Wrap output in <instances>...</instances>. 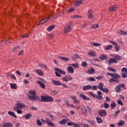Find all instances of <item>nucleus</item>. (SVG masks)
Segmentation results:
<instances>
[{"mask_svg":"<svg viewBox=\"0 0 127 127\" xmlns=\"http://www.w3.org/2000/svg\"><path fill=\"white\" fill-rule=\"evenodd\" d=\"M107 75L111 76V77H112L111 79H109V82L110 83H113V82L119 83V79H120L121 77L118 73H111L110 72H107Z\"/></svg>","mask_w":127,"mask_h":127,"instance_id":"1","label":"nucleus"},{"mask_svg":"<svg viewBox=\"0 0 127 127\" xmlns=\"http://www.w3.org/2000/svg\"><path fill=\"white\" fill-rule=\"evenodd\" d=\"M30 95L28 96L29 100L35 101L37 99L36 97V91L33 90L29 91Z\"/></svg>","mask_w":127,"mask_h":127,"instance_id":"2","label":"nucleus"},{"mask_svg":"<svg viewBox=\"0 0 127 127\" xmlns=\"http://www.w3.org/2000/svg\"><path fill=\"white\" fill-rule=\"evenodd\" d=\"M41 100L42 102H45L46 103L53 102V99L51 96H41Z\"/></svg>","mask_w":127,"mask_h":127,"instance_id":"3","label":"nucleus"},{"mask_svg":"<svg viewBox=\"0 0 127 127\" xmlns=\"http://www.w3.org/2000/svg\"><path fill=\"white\" fill-rule=\"evenodd\" d=\"M41 121L44 125V124H47L48 126H49V127H55V124L50 121L48 118L46 119L45 120H44V119H41Z\"/></svg>","mask_w":127,"mask_h":127,"instance_id":"4","label":"nucleus"},{"mask_svg":"<svg viewBox=\"0 0 127 127\" xmlns=\"http://www.w3.org/2000/svg\"><path fill=\"white\" fill-rule=\"evenodd\" d=\"M71 26H72L71 23H68L66 25H65L64 29V33H69V32H71Z\"/></svg>","mask_w":127,"mask_h":127,"instance_id":"5","label":"nucleus"},{"mask_svg":"<svg viewBox=\"0 0 127 127\" xmlns=\"http://www.w3.org/2000/svg\"><path fill=\"white\" fill-rule=\"evenodd\" d=\"M25 105L22 103H18L16 104V106L14 107V111H17V110H21L25 108Z\"/></svg>","mask_w":127,"mask_h":127,"instance_id":"6","label":"nucleus"},{"mask_svg":"<svg viewBox=\"0 0 127 127\" xmlns=\"http://www.w3.org/2000/svg\"><path fill=\"white\" fill-rule=\"evenodd\" d=\"M94 13V11H93V10L89 9L88 10V12L87 14V16L89 19H91V18H95V16L93 14Z\"/></svg>","mask_w":127,"mask_h":127,"instance_id":"7","label":"nucleus"},{"mask_svg":"<svg viewBox=\"0 0 127 127\" xmlns=\"http://www.w3.org/2000/svg\"><path fill=\"white\" fill-rule=\"evenodd\" d=\"M122 77L123 78H127V68L126 67H123L122 70Z\"/></svg>","mask_w":127,"mask_h":127,"instance_id":"8","label":"nucleus"},{"mask_svg":"<svg viewBox=\"0 0 127 127\" xmlns=\"http://www.w3.org/2000/svg\"><path fill=\"white\" fill-rule=\"evenodd\" d=\"M98 114L100 117H105L107 116V112L105 110H99Z\"/></svg>","mask_w":127,"mask_h":127,"instance_id":"9","label":"nucleus"},{"mask_svg":"<svg viewBox=\"0 0 127 127\" xmlns=\"http://www.w3.org/2000/svg\"><path fill=\"white\" fill-rule=\"evenodd\" d=\"M54 70H55V71H56L57 72H59V73L63 74V75H66V72H65V71L63 70L62 69H60V68L55 67L54 68Z\"/></svg>","mask_w":127,"mask_h":127,"instance_id":"10","label":"nucleus"},{"mask_svg":"<svg viewBox=\"0 0 127 127\" xmlns=\"http://www.w3.org/2000/svg\"><path fill=\"white\" fill-rule=\"evenodd\" d=\"M118 8V6L117 5L111 6L109 7V10L110 12L115 11V10H117V9Z\"/></svg>","mask_w":127,"mask_h":127,"instance_id":"11","label":"nucleus"},{"mask_svg":"<svg viewBox=\"0 0 127 127\" xmlns=\"http://www.w3.org/2000/svg\"><path fill=\"white\" fill-rule=\"evenodd\" d=\"M79 96L83 100H84V101H90V98L83 94H80Z\"/></svg>","mask_w":127,"mask_h":127,"instance_id":"12","label":"nucleus"},{"mask_svg":"<svg viewBox=\"0 0 127 127\" xmlns=\"http://www.w3.org/2000/svg\"><path fill=\"white\" fill-rule=\"evenodd\" d=\"M69 121V119H64L63 120L60 121L59 122V124H60L61 125H65V124H67L68 123V121Z\"/></svg>","mask_w":127,"mask_h":127,"instance_id":"13","label":"nucleus"},{"mask_svg":"<svg viewBox=\"0 0 127 127\" xmlns=\"http://www.w3.org/2000/svg\"><path fill=\"white\" fill-rule=\"evenodd\" d=\"M108 62H109V64H113V63H118V61L115 59L111 58L109 60Z\"/></svg>","mask_w":127,"mask_h":127,"instance_id":"14","label":"nucleus"},{"mask_svg":"<svg viewBox=\"0 0 127 127\" xmlns=\"http://www.w3.org/2000/svg\"><path fill=\"white\" fill-rule=\"evenodd\" d=\"M35 72H36L39 76H42L43 75V71L41 69H37L35 70Z\"/></svg>","mask_w":127,"mask_h":127,"instance_id":"15","label":"nucleus"},{"mask_svg":"<svg viewBox=\"0 0 127 127\" xmlns=\"http://www.w3.org/2000/svg\"><path fill=\"white\" fill-rule=\"evenodd\" d=\"M67 70L69 72V73H70L71 74L74 73V68H72V66H69L67 67Z\"/></svg>","mask_w":127,"mask_h":127,"instance_id":"16","label":"nucleus"},{"mask_svg":"<svg viewBox=\"0 0 127 127\" xmlns=\"http://www.w3.org/2000/svg\"><path fill=\"white\" fill-rule=\"evenodd\" d=\"M49 19V17H46L44 19H43L41 21L39 22V24H43V23H45L47 20Z\"/></svg>","mask_w":127,"mask_h":127,"instance_id":"17","label":"nucleus"},{"mask_svg":"<svg viewBox=\"0 0 127 127\" xmlns=\"http://www.w3.org/2000/svg\"><path fill=\"white\" fill-rule=\"evenodd\" d=\"M12 124L11 123H6L3 124L2 127H12Z\"/></svg>","mask_w":127,"mask_h":127,"instance_id":"18","label":"nucleus"},{"mask_svg":"<svg viewBox=\"0 0 127 127\" xmlns=\"http://www.w3.org/2000/svg\"><path fill=\"white\" fill-rule=\"evenodd\" d=\"M37 83H38V84L40 85V87H41L42 89H45V84L44 83H42L40 81H38Z\"/></svg>","mask_w":127,"mask_h":127,"instance_id":"19","label":"nucleus"},{"mask_svg":"<svg viewBox=\"0 0 127 127\" xmlns=\"http://www.w3.org/2000/svg\"><path fill=\"white\" fill-rule=\"evenodd\" d=\"M92 89V87L91 85H86L84 86L83 87V91H86V90H90Z\"/></svg>","mask_w":127,"mask_h":127,"instance_id":"20","label":"nucleus"},{"mask_svg":"<svg viewBox=\"0 0 127 127\" xmlns=\"http://www.w3.org/2000/svg\"><path fill=\"white\" fill-rule=\"evenodd\" d=\"M8 114L11 117H13V118H15V119H17V117H16V115H15V114H14V112L9 111L8 112Z\"/></svg>","mask_w":127,"mask_h":127,"instance_id":"21","label":"nucleus"},{"mask_svg":"<svg viewBox=\"0 0 127 127\" xmlns=\"http://www.w3.org/2000/svg\"><path fill=\"white\" fill-rule=\"evenodd\" d=\"M52 83L54 84V85H55L56 86H60L61 85V83L57 81V80H52Z\"/></svg>","mask_w":127,"mask_h":127,"instance_id":"22","label":"nucleus"},{"mask_svg":"<svg viewBox=\"0 0 127 127\" xmlns=\"http://www.w3.org/2000/svg\"><path fill=\"white\" fill-rule=\"evenodd\" d=\"M70 98L74 100V104L79 103V101L77 100V97H76V96H71Z\"/></svg>","mask_w":127,"mask_h":127,"instance_id":"23","label":"nucleus"},{"mask_svg":"<svg viewBox=\"0 0 127 127\" xmlns=\"http://www.w3.org/2000/svg\"><path fill=\"white\" fill-rule=\"evenodd\" d=\"M99 59H100V60H104V59L105 60H107V59H108V57H107L105 55H102L100 57H99Z\"/></svg>","mask_w":127,"mask_h":127,"instance_id":"24","label":"nucleus"},{"mask_svg":"<svg viewBox=\"0 0 127 127\" xmlns=\"http://www.w3.org/2000/svg\"><path fill=\"white\" fill-rule=\"evenodd\" d=\"M99 27V24H93L91 25V29H96V28H98Z\"/></svg>","mask_w":127,"mask_h":127,"instance_id":"25","label":"nucleus"},{"mask_svg":"<svg viewBox=\"0 0 127 127\" xmlns=\"http://www.w3.org/2000/svg\"><path fill=\"white\" fill-rule=\"evenodd\" d=\"M96 120L98 124H102L103 123V120L99 117H96Z\"/></svg>","mask_w":127,"mask_h":127,"instance_id":"26","label":"nucleus"},{"mask_svg":"<svg viewBox=\"0 0 127 127\" xmlns=\"http://www.w3.org/2000/svg\"><path fill=\"white\" fill-rule=\"evenodd\" d=\"M10 85L12 89H16L17 88L15 83H10Z\"/></svg>","mask_w":127,"mask_h":127,"instance_id":"27","label":"nucleus"},{"mask_svg":"<svg viewBox=\"0 0 127 127\" xmlns=\"http://www.w3.org/2000/svg\"><path fill=\"white\" fill-rule=\"evenodd\" d=\"M55 27V25H52L47 28L48 31H51Z\"/></svg>","mask_w":127,"mask_h":127,"instance_id":"28","label":"nucleus"},{"mask_svg":"<svg viewBox=\"0 0 127 127\" xmlns=\"http://www.w3.org/2000/svg\"><path fill=\"white\" fill-rule=\"evenodd\" d=\"M71 66H72L74 68H79V64L78 63L76 64H70Z\"/></svg>","mask_w":127,"mask_h":127,"instance_id":"29","label":"nucleus"},{"mask_svg":"<svg viewBox=\"0 0 127 127\" xmlns=\"http://www.w3.org/2000/svg\"><path fill=\"white\" fill-rule=\"evenodd\" d=\"M60 59H61V60H63V61H64L65 62H67V61L69 60V59L63 57H60Z\"/></svg>","mask_w":127,"mask_h":127,"instance_id":"30","label":"nucleus"},{"mask_svg":"<svg viewBox=\"0 0 127 127\" xmlns=\"http://www.w3.org/2000/svg\"><path fill=\"white\" fill-rule=\"evenodd\" d=\"M98 89H100L102 91L104 89V84L102 83H99V86H98Z\"/></svg>","mask_w":127,"mask_h":127,"instance_id":"31","label":"nucleus"},{"mask_svg":"<svg viewBox=\"0 0 127 127\" xmlns=\"http://www.w3.org/2000/svg\"><path fill=\"white\" fill-rule=\"evenodd\" d=\"M115 91L117 93H120V92H121V88H120V86H116L115 88Z\"/></svg>","mask_w":127,"mask_h":127,"instance_id":"32","label":"nucleus"},{"mask_svg":"<svg viewBox=\"0 0 127 127\" xmlns=\"http://www.w3.org/2000/svg\"><path fill=\"white\" fill-rule=\"evenodd\" d=\"M95 72V69L94 68H91L88 70V73L89 74H93Z\"/></svg>","mask_w":127,"mask_h":127,"instance_id":"33","label":"nucleus"},{"mask_svg":"<svg viewBox=\"0 0 127 127\" xmlns=\"http://www.w3.org/2000/svg\"><path fill=\"white\" fill-rule=\"evenodd\" d=\"M88 54L90 56H95L96 55V54H95V53H94L93 51H90V52H89Z\"/></svg>","mask_w":127,"mask_h":127,"instance_id":"34","label":"nucleus"},{"mask_svg":"<svg viewBox=\"0 0 127 127\" xmlns=\"http://www.w3.org/2000/svg\"><path fill=\"white\" fill-rule=\"evenodd\" d=\"M81 66L82 67H86V66H88V64L86 62H82Z\"/></svg>","mask_w":127,"mask_h":127,"instance_id":"35","label":"nucleus"},{"mask_svg":"<svg viewBox=\"0 0 127 127\" xmlns=\"http://www.w3.org/2000/svg\"><path fill=\"white\" fill-rule=\"evenodd\" d=\"M25 119H26V120H28V119H30L31 118V115L30 114H27L24 116Z\"/></svg>","mask_w":127,"mask_h":127,"instance_id":"36","label":"nucleus"},{"mask_svg":"<svg viewBox=\"0 0 127 127\" xmlns=\"http://www.w3.org/2000/svg\"><path fill=\"white\" fill-rule=\"evenodd\" d=\"M37 124L39 127H41V126H42V123H41V121L39 119L37 120Z\"/></svg>","mask_w":127,"mask_h":127,"instance_id":"37","label":"nucleus"},{"mask_svg":"<svg viewBox=\"0 0 127 127\" xmlns=\"http://www.w3.org/2000/svg\"><path fill=\"white\" fill-rule=\"evenodd\" d=\"M81 3H82V0H79V1H77L76 2H75V5L76 6H78V5H80V4H81Z\"/></svg>","mask_w":127,"mask_h":127,"instance_id":"38","label":"nucleus"},{"mask_svg":"<svg viewBox=\"0 0 127 127\" xmlns=\"http://www.w3.org/2000/svg\"><path fill=\"white\" fill-rule=\"evenodd\" d=\"M113 48V46L112 45H108L105 47L106 50H109V49H112Z\"/></svg>","mask_w":127,"mask_h":127,"instance_id":"39","label":"nucleus"},{"mask_svg":"<svg viewBox=\"0 0 127 127\" xmlns=\"http://www.w3.org/2000/svg\"><path fill=\"white\" fill-rule=\"evenodd\" d=\"M103 105L104 108H105V109H108V108L110 107V105H109V104L107 103H104Z\"/></svg>","mask_w":127,"mask_h":127,"instance_id":"40","label":"nucleus"},{"mask_svg":"<svg viewBox=\"0 0 127 127\" xmlns=\"http://www.w3.org/2000/svg\"><path fill=\"white\" fill-rule=\"evenodd\" d=\"M124 125H125V121H121V122L118 123V126H124Z\"/></svg>","mask_w":127,"mask_h":127,"instance_id":"41","label":"nucleus"},{"mask_svg":"<svg viewBox=\"0 0 127 127\" xmlns=\"http://www.w3.org/2000/svg\"><path fill=\"white\" fill-rule=\"evenodd\" d=\"M47 36H48V37L50 39H53L54 35L52 34H47Z\"/></svg>","mask_w":127,"mask_h":127,"instance_id":"42","label":"nucleus"},{"mask_svg":"<svg viewBox=\"0 0 127 127\" xmlns=\"http://www.w3.org/2000/svg\"><path fill=\"white\" fill-rule=\"evenodd\" d=\"M72 18H82V16H79L78 15H75L72 16Z\"/></svg>","mask_w":127,"mask_h":127,"instance_id":"43","label":"nucleus"},{"mask_svg":"<svg viewBox=\"0 0 127 127\" xmlns=\"http://www.w3.org/2000/svg\"><path fill=\"white\" fill-rule=\"evenodd\" d=\"M111 107L112 109H114L115 107H117V104L116 103L113 102V103L111 104Z\"/></svg>","mask_w":127,"mask_h":127,"instance_id":"44","label":"nucleus"},{"mask_svg":"<svg viewBox=\"0 0 127 127\" xmlns=\"http://www.w3.org/2000/svg\"><path fill=\"white\" fill-rule=\"evenodd\" d=\"M115 59H117V60H122V57L119 55H117L115 57Z\"/></svg>","mask_w":127,"mask_h":127,"instance_id":"45","label":"nucleus"},{"mask_svg":"<svg viewBox=\"0 0 127 127\" xmlns=\"http://www.w3.org/2000/svg\"><path fill=\"white\" fill-rule=\"evenodd\" d=\"M116 47H115V49L116 50V51H120V47L119 46L117 45H115Z\"/></svg>","mask_w":127,"mask_h":127,"instance_id":"46","label":"nucleus"},{"mask_svg":"<svg viewBox=\"0 0 127 127\" xmlns=\"http://www.w3.org/2000/svg\"><path fill=\"white\" fill-rule=\"evenodd\" d=\"M95 99H98L99 100H102L103 99V96L101 95H97L95 97Z\"/></svg>","mask_w":127,"mask_h":127,"instance_id":"47","label":"nucleus"},{"mask_svg":"<svg viewBox=\"0 0 127 127\" xmlns=\"http://www.w3.org/2000/svg\"><path fill=\"white\" fill-rule=\"evenodd\" d=\"M87 81H90V82H92L93 81H96V79L94 77H90L87 79Z\"/></svg>","mask_w":127,"mask_h":127,"instance_id":"48","label":"nucleus"},{"mask_svg":"<svg viewBox=\"0 0 127 127\" xmlns=\"http://www.w3.org/2000/svg\"><path fill=\"white\" fill-rule=\"evenodd\" d=\"M118 104L119 105H120L121 106H124V103H123V101L121 100H118Z\"/></svg>","mask_w":127,"mask_h":127,"instance_id":"49","label":"nucleus"},{"mask_svg":"<svg viewBox=\"0 0 127 127\" xmlns=\"http://www.w3.org/2000/svg\"><path fill=\"white\" fill-rule=\"evenodd\" d=\"M93 45H94V46H95L96 47L101 46V44H99V43H93Z\"/></svg>","mask_w":127,"mask_h":127,"instance_id":"50","label":"nucleus"},{"mask_svg":"<svg viewBox=\"0 0 127 127\" xmlns=\"http://www.w3.org/2000/svg\"><path fill=\"white\" fill-rule=\"evenodd\" d=\"M121 35H127V32H125L124 31L121 30Z\"/></svg>","mask_w":127,"mask_h":127,"instance_id":"51","label":"nucleus"},{"mask_svg":"<svg viewBox=\"0 0 127 127\" xmlns=\"http://www.w3.org/2000/svg\"><path fill=\"white\" fill-rule=\"evenodd\" d=\"M101 91H103L104 93H109V90L107 88H103Z\"/></svg>","mask_w":127,"mask_h":127,"instance_id":"52","label":"nucleus"},{"mask_svg":"<svg viewBox=\"0 0 127 127\" xmlns=\"http://www.w3.org/2000/svg\"><path fill=\"white\" fill-rule=\"evenodd\" d=\"M108 70H109V71H112V72H116V69L113 68H112V67H109V68H108Z\"/></svg>","mask_w":127,"mask_h":127,"instance_id":"53","label":"nucleus"},{"mask_svg":"<svg viewBox=\"0 0 127 127\" xmlns=\"http://www.w3.org/2000/svg\"><path fill=\"white\" fill-rule=\"evenodd\" d=\"M19 48H20V47L19 46H16L13 49V51H16V50H18V49H19Z\"/></svg>","mask_w":127,"mask_h":127,"instance_id":"54","label":"nucleus"},{"mask_svg":"<svg viewBox=\"0 0 127 127\" xmlns=\"http://www.w3.org/2000/svg\"><path fill=\"white\" fill-rule=\"evenodd\" d=\"M29 36V34H26L25 35H23L22 37H21V38H25L26 37H28V36Z\"/></svg>","mask_w":127,"mask_h":127,"instance_id":"55","label":"nucleus"},{"mask_svg":"<svg viewBox=\"0 0 127 127\" xmlns=\"http://www.w3.org/2000/svg\"><path fill=\"white\" fill-rule=\"evenodd\" d=\"M23 54H24V51L23 50H22L19 53L18 55L19 56H21V55H23Z\"/></svg>","mask_w":127,"mask_h":127,"instance_id":"56","label":"nucleus"},{"mask_svg":"<svg viewBox=\"0 0 127 127\" xmlns=\"http://www.w3.org/2000/svg\"><path fill=\"white\" fill-rule=\"evenodd\" d=\"M110 43H111L112 44H113V45H118V44H117L116 42L112 41H109Z\"/></svg>","mask_w":127,"mask_h":127,"instance_id":"57","label":"nucleus"},{"mask_svg":"<svg viewBox=\"0 0 127 127\" xmlns=\"http://www.w3.org/2000/svg\"><path fill=\"white\" fill-rule=\"evenodd\" d=\"M67 126H74V123L73 122H68L67 124Z\"/></svg>","mask_w":127,"mask_h":127,"instance_id":"58","label":"nucleus"},{"mask_svg":"<svg viewBox=\"0 0 127 127\" xmlns=\"http://www.w3.org/2000/svg\"><path fill=\"white\" fill-rule=\"evenodd\" d=\"M82 112L83 114H84V115H86L87 114V110H86V109H82Z\"/></svg>","mask_w":127,"mask_h":127,"instance_id":"59","label":"nucleus"},{"mask_svg":"<svg viewBox=\"0 0 127 127\" xmlns=\"http://www.w3.org/2000/svg\"><path fill=\"white\" fill-rule=\"evenodd\" d=\"M87 122H88L89 124H90V125H91V126H94V122H93V121L88 120Z\"/></svg>","mask_w":127,"mask_h":127,"instance_id":"60","label":"nucleus"},{"mask_svg":"<svg viewBox=\"0 0 127 127\" xmlns=\"http://www.w3.org/2000/svg\"><path fill=\"white\" fill-rule=\"evenodd\" d=\"M55 74L57 77H61V75H60V74H59L57 71H55Z\"/></svg>","mask_w":127,"mask_h":127,"instance_id":"61","label":"nucleus"},{"mask_svg":"<svg viewBox=\"0 0 127 127\" xmlns=\"http://www.w3.org/2000/svg\"><path fill=\"white\" fill-rule=\"evenodd\" d=\"M10 77L12 78V79H13L14 80H16V77L13 74H12V75H10Z\"/></svg>","mask_w":127,"mask_h":127,"instance_id":"62","label":"nucleus"},{"mask_svg":"<svg viewBox=\"0 0 127 127\" xmlns=\"http://www.w3.org/2000/svg\"><path fill=\"white\" fill-rule=\"evenodd\" d=\"M73 56L76 59H79L80 58V56L78 55H74Z\"/></svg>","mask_w":127,"mask_h":127,"instance_id":"63","label":"nucleus"},{"mask_svg":"<svg viewBox=\"0 0 127 127\" xmlns=\"http://www.w3.org/2000/svg\"><path fill=\"white\" fill-rule=\"evenodd\" d=\"M73 127H80V125L77 124H73Z\"/></svg>","mask_w":127,"mask_h":127,"instance_id":"64","label":"nucleus"}]
</instances>
